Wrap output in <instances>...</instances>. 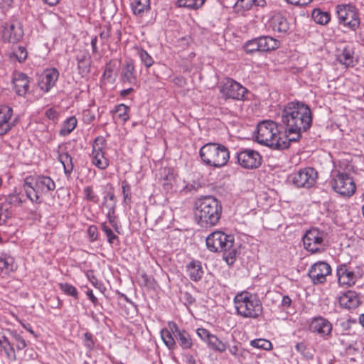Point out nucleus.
Segmentation results:
<instances>
[{
	"instance_id": "46",
	"label": "nucleus",
	"mask_w": 364,
	"mask_h": 364,
	"mask_svg": "<svg viewBox=\"0 0 364 364\" xmlns=\"http://www.w3.org/2000/svg\"><path fill=\"white\" fill-rule=\"evenodd\" d=\"M245 51L247 53L252 54L256 51L260 52V49L259 47V41L258 38H255L250 41H248L244 46Z\"/></svg>"
},
{
	"instance_id": "48",
	"label": "nucleus",
	"mask_w": 364,
	"mask_h": 364,
	"mask_svg": "<svg viewBox=\"0 0 364 364\" xmlns=\"http://www.w3.org/2000/svg\"><path fill=\"white\" fill-rule=\"evenodd\" d=\"M9 205L6 203H0V225L4 223L9 217Z\"/></svg>"
},
{
	"instance_id": "2",
	"label": "nucleus",
	"mask_w": 364,
	"mask_h": 364,
	"mask_svg": "<svg viewBox=\"0 0 364 364\" xmlns=\"http://www.w3.org/2000/svg\"><path fill=\"white\" fill-rule=\"evenodd\" d=\"M255 140L257 143L276 149H284L290 141L286 133H281L278 124L272 120H264L257 127Z\"/></svg>"
},
{
	"instance_id": "60",
	"label": "nucleus",
	"mask_w": 364,
	"mask_h": 364,
	"mask_svg": "<svg viewBox=\"0 0 364 364\" xmlns=\"http://www.w3.org/2000/svg\"><path fill=\"white\" fill-rule=\"evenodd\" d=\"M287 3L296 6H306L311 3L312 0H285Z\"/></svg>"
},
{
	"instance_id": "63",
	"label": "nucleus",
	"mask_w": 364,
	"mask_h": 364,
	"mask_svg": "<svg viewBox=\"0 0 364 364\" xmlns=\"http://www.w3.org/2000/svg\"><path fill=\"white\" fill-rule=\"evenodd\" d=\"M100 37L102 40H107L109 37V29L101 31L100 33Z\"/></svg>"
},
{
	"instance_id": "49",
	"label": "nucleus",
	"mask_w": 364,
	"mask_h": 364,
	"mask_svg": "<svg viewBox=\"0 0 364 364\" xmlns=\"http://www.w3.org/2000/svg\"><path fill=\"white\" fill-rule=\"evenodd\" d=\"M82 340L84 346L89 351H91L94 349L95 343L92 333L90 332L85 333Z\"/></svg>"
},
{
	"instance_id": "40",
	"label": "nucleus",
	"mask_w": 364,
	"mask_h": 364,
	"mask_svg": "<svg viewBox=\"0 0 364 364\" xmlns=\"http://www.w3.org/2000/svg\"><path fill=\"white\" fill-rule=\"evenodd\" d=\"M205 0H178L177 6L189 9H198L204 4Z\"/></svg>"
},
{
	"instance_id": "55",
	"label": "nucleus",
	"mask_w": 364,
	"mask_h": 364,
	"mask_svg": "<svg viewBox=\"0 0 364 364\" xmlns=\"http://www.w3.org/2000/svg\"><path fill=\"white\" fill-rule=\"evenodd\" d=\"M90 60H85V63H77V68L80 74L84 75L90 71Z\"/></svg>"
},
{
	"instance_id": "4",
	"label": "nucleus",
	"mask_w": 364,
	"mask_h": 364,
	"mask_svg": "<svg viewBox=\"0 0 364 364\" xmlns=\"http://www.w3.org/2000/svg\"><path fill=\"white\" fill-rule=\"evenodd\" d=\"M23 187L27 198L33 203L41 204L42 196L53 191L56 185L50 176L33 175L25 178Z\"/></svg>"
},
{
	"instance_id": "58",
	"label": "nucleus",
	"mask_w": 364,
	"mask_h": 364,
	"mask_svg": "<svg viewBox=\"0 0 364 364\" xmlns=\"http://www.w3.org/2000/svg\"><path fill=\"white\" fill-rule=\"evenodd\" d=\"M102 205L106 208L107 213L115 212L117 207V201H102Z\"/></svg>"
},
{
	"instance_id": "24",
	"label": "nucleus",
	"mask_w": 364,
	"mask_h": 364,
	"mask_svg": "<svg viewBox=\"0 0 364 364\" xmlns=\"http://www.w3.org/2000/svg\"><path fill=\"white\" fill-rule=\"evenodd\" d=\"M120 80L123 83L129 85L137 84V77L135 70V66L132 60H127L122 67Z\"/></svg>"
},
{
	"instance_id": "35",
	"label": "nucleus",
	"mask_w": 364,
	"mask_h": 364,
	"mask_svg": "<svg viewBox=\"0 0 364 364\" xmlns=\"http://www.w3.org/2000/svg\"><path fill=\"white\" fill-rule=\"evenodd\" d=\"M150 9V0H134L132 9L135 15H141Z\"/></svg>"
},
{
	"instance_id": "56",
	"label": "nucleus",
	"mask_w": 364,
	"mask_h": 364,
	"mask_svg": "<svg viewBox=\"0 0 364 364\" xmlns=\"http://www.w3.org/2000/svg\"><path fill=\"white\" fill-rule=\"evenodd\" d=\"M45 115L49 119L54 121L58 118L59 114H58V112L55 109L49 108L46 111Z\"/></svg>"
},
{
	"instance_id": "13",
	"label": "nucleus",
	"mask_w": 364,
	"mask_h": 364,
	"mask_svg": "<svg viewBox=\"0 0 364 364\" xmlns=\"http://www.w3.org/2000/svg\"><path fill=\"white\" fill-rule=\"evenodd\" d=\"M106 140L102 136H98L92 143V150L90 154L91 163L100 170H105L109 165V160L105 156L103 149Z\"/></svg>"
},
{
	"instance_id": "54",
	"label": "nucleus",
	"mask_w": 364,
	"mask_h": 364,
	"mask_svg": "<svg viewBox=\"0 0 364 364\" xmlns=\"http://www.w3.org/2000/svg\"><path fill=\"white\" fill-rule=\"evenodd\" d=\"M292 304L291 299L288 295L282 296V299L280 304V307L282 309L287 311L291 306Z\"/></svg>"
},
{
	"instance_id": "20",
	"label": "nucleus",
	"mask_w": 364,
	"mask_h": 364,
	"mask_svg": "<svg viewBox=\"0 0 364 364\" xmlns=\"http://www.w3.org/2000/svg\"><path fill=\"white\" fill-rule=\"evenodd\" d=\"M338 282L341 287H350L354 285L360 276L346 264H339L336 269Z\"/></svg>"
},
{
	"instance_id": "42",
	"label": "nucleus",
	"mask_w": 364,
	"mask_h": 364,
	"mask_svg": "<svg viewBox=\"0 0 364 364\" xmlns=\"http://www.w3.org/2000/svg\"><path fill=\"white\" fill-rule=\"evenodd\" d=\"M221 252H223V259L225 260L228 265H232L236 259L237 250L232 246L227 250H223Z\"/></svg>"
},
{
	"instance_id": "7",
	"label": "nucleus",
	"mask_w": 364,
	"mask_h": 364,
	"mask_svg": "<svg viewBox=\"0 0 364 364\" xmlns=\"http://www.w3.org/2000/svg\"><path fill=\"white\" fill-rule=\"evenodd\" d=\"M168 328H163L161 331V337L165 346L169 350H174L176 347L175 339L183 350L192 348L193 343L190 333L185 329H180L173 321L168 323Z\"/></svg>"
},
{
	"instance_id": "12",
	"label": "nucleus",
	"mask_w": 364,
	"mask_h": 364,
	"mask_svg": "<svg viewBox=\"0 0 364 364\" xmlns=\"http://www.w3.org/2000/svg\"><path fill=\"white\" fill-rule=\"evenodd\" d=\"M2 38L4 41L16 43L23 36V30L21 21L16 17H12L2 25Z\"/></svg>"
},
{
	"instance_id": "17",
	"label": "nucleus",
	"mask_w": 364,
	"mask_h": 364,
	"mask_svg": "<svg viewBox=\"0 0 364 364\" xmlns=\"http://www.w3.org/2000/svg\"><path fill=\"white\" fill-rule=\"evenodd\" d=\"M304 246L306 250L311 253H316L323 250V233L316 228L306 231L303 237Z\"/></svg>"
},
{
	"instance_id": "47",
	"label": "nucleus",
	"mask_w": 364,
	"mask_h": 364,
	"mask_svg": "<svg viewBox=\"0 0 364 364\" xmlns=\"http://www.w3.org/2000/svg\"><path fill=\"white\" fill-rule=\"evenodd\" d=\"M11 336L14 340V344L12 345H15L17 350H21L26 347V342L21 335L16 332H12Z\"/></svg>"
},
{
	"instance_id": "64",
	"label": "nucleus",
	"mask_w": 364,
	"mask_h": 364,
	"mask_svg": "<svg viewBox=\"0 0 364 364\" xmlns=\"http://www.w3.org/2000/svg\"><path fill=\"white\" fill-rule=\"evenodd\" d=\"M295 348L298 352L303 353L305 350L306 347L303 343H298L296 344Z\"/></svg>"
},
{
	"instance_id": "18",
	"label": "nucleus",
	"mask_w": 364,
	"mask_h": 364,
	"mask_svg": "<svg viewBox=\"0 0 364 364\" xmlns=\"http://www.w3.org/2000/svg\"><path fill=\"white\" fill-rule=\"evenodd\" d=\"M197 336L205 343L208 348L218 353H224L228 348V344L222 341L218 337L212 334L209 331L204 328H198L196 330Z\"/></svg>"
},
{
	"instance_id": "19",
	"label": "nucleus",
	"mask_w": 364,
	"mask_h": 364,
	"mask_svg": "<svg viewBox=\"0 0 364 364\" xmlns=\"http://www.w3.org/2000/svg\"><path fill=\"white\" fill-rule=\"evenodd\" d=\"M331 272V266L325 262H318L314 264L309 270L308 275L314 284H323L326 281V277Z\"/></svg>"
},
{
	"instance_id": "38",
	"label": "nucleus",
	"mask_w": 364,
	"mask_h": 364,
	"mask_svg": "<svg viewBox=\"0 0 364 364\" xmlns=\"http://www.w3.org/2000/svg\"><path fill=\"white\" fill-rule=\"evenodd\" d=\"M83 200L92 203L94 204H97L100 201V196L97 193L94 189L92 186H87L83 188Z\"/></svg>"
},
{
	"instance_id": "36",
	"label": "nucleus",
	"mask_w": 364,
	"mask_h": 364,
	"mask_svg": "<svg viewBox=\"0 0 364 364\" xmlns=\"http://www.w3.org/2000/svg\"><path fill=\"white\" fill-rule=\"evenodd\" d=\"M134 49L136 50L141 63L146 68H149L154 65V60L153 58L144 48L139 46H135Z\"/></svg>"
},
{
	"instance_id": "62",
	"label": "nucleus",
	"mask_w": 364,
	"mask_h": 364,
	"mask_svg": "<svg viewBox=\"0 0 364 364\" xmlns=\"http://www.w3.org/2000/svg\"><path fill=\"white\" fill-rule=\"evenodd\" d=\"M97 37L94 36L91 40V46L92 49L93 53H97L98 52V49L97 47Z\"/></svg>"
},
{
	"instance_id": "1",
	"label": "nucleus",
	"mask_w": 364,
	"mask_h": 364,
	"mask_svg": "<svg viewBox=\"0 0 364 364\" xmlns=\"http://www.w3.org/2000/svg\"><path fill=\"white\" fill-rule=\"evenodd\" d=\"M281 121L285 126V133L290 142L297 141L301 133L307 131L312 124L310 107L304 102L294 101L287 103L281 114Z\"/></svg>"
},
{
	"instance_id": "44",
	"label": "nucleus",
	"mask_w": 364,
	"mask_h": 364,
	"mask_svg": "<svg viewBox=\"0 0 364 364\" xmlns=\"http://www.w3.org/2000/svg\"><path fill=\"white\" fill-rule=\"evenodd\" d=\"M101 230L105 232L107 240L109 244L112 245L118 237L114 233L111 228L108 227L106 222H103L100 225Z\"/></svg>"
},
{
	"instance_id": "39",
	"label": "nucleus",
	"mask_w": 364,
	"mask_h": 364,
	"mask_svg": "<svg viewBox=\"0 0 364 364\" xmlns=\"http://www.w3.org/2000/svg\"><path fill=\"white\" fill-rule=\"evenodd\" d=\"M313 20L318 24L325 25L328 23L331 19L330 14L328 12L323 11L319 9H315L311 14Z\"/></svg>"
},
{
	"instance_id": "59",
	"label": "nucleus",
	"mask_w": 364,
	"mask_h": 364,
	"mask_svg": "<svg viewBox=\"0 0 364 364\" xmlns=\"http://www.w3.org/2000/svg\"><path fill=\"white\" fill-rule=\"evenodd\" d=\"M83 119L85 123L90 124L95 119V114L90 110H85L83 113Z\"/></svg>"
},
{
	"instance_id": "51",
	"label": "nucleus",
	"mask_w": 364,
	"mask_h": 364,
	"mask_svg": "<svg viewBox=\"0 0 364 364\" xmlns=\"http://www.w3.org/2000/svg\"><path fill=\"white\" fill-rule=\"evenodd\" d=\"M106 217L108 220V222L112 225V227L114 228V230L117 232H119V228L120 226L118 224V221L117 219V216L115 215V212H109L107 213Z\"/></svg>"
},
{
	"instance_id": "10",
	"label": "nucleus",
	"mask_w": 364,
	"mask_h": 364,
	"mask_svg": "<svg viewBox=\"0 0 364 364\" xmlns=\"http://www.w3.org/2000/svg\"><path fill=\"white\" fill-rule=\"evenodd\" d=\"M330 183L336 193L344 196H352L356 188L353 178L348 173L343 172H338L333 175Z\"/></svg>"
},
{
	"instance_id": "30",
	"label": "nucleus",
	"mask_w": 364,
	"mask_h": 364,
	"mask_svg": "<svg viewBox=\"0 0 364 364\" xmlns=\"http://www.w3.org/2000/svg\"><path fill=\"white\" fill-rule=\"evenodd\" d=\"M265 4V0H237L235 8L237 11H245L251 9L253 6L263 7Z\"/></svg>"
},
{
	"instance_id": "61",
	"label": "nucleus",
	"mask_w": 364,
	"mask_h": 364,
	"mask_svg": "<svg viewBox=\"0 0 364 364\" xmlns=\"http://www.w3.org/2000/svg\"><path fill=\"white\" fill-rule=\"evenodd\" d=\"M87 296L88 299L92 301L93 304H96L97 303V299L93 294L92 290L89 289L87 291Z\"/></svg>"
},
{
	"instance_id": "32",
	"label": "nucleus",
	"mask_w": 364,
	"mask_h": 364,
	"mask_svg": "<svg viewBox=\"0 0 364 364\" xmlns=\"http://www.w3.org/2000/svg\"><path fill=\"white\" fill-rule=\"evenodd\" d=\"M58 160L63 166L65 175L69 176L74 168L71 156L67 152L60 153L58 154Z\"/></svg>"
},
{
	"instance_id": "34",
	"label": "nucleus",
	"mask_w": 364,
	"mask_h": 364,
	"mask_svg": "<svg viewBox=\"0 0 364 364\" xmlns=\"http://www.w3.org/2000/svg\"><path fill=\"white\" fill-rule=\"evenodd\" d=\"M353 52L348 48H344L337 56L338 60L346 66L353 65Z\"/></svg>"
},
{
	"instance_id": "57",
	"label": "nucleus",
	"mask_w": 364,
	"mask_h": 364,
	"mask_svg": "<svg viewBox=\"0 0 364 364\" xmlns=\"http://www.w3.org/2000/svg\"><path fill=\"white\" fill-rule=\"evenodd\" d=\"M182 299L186 305H191L196 301L195 298L191 295V294L187 291L183 294Z\"/></svg>"
},
{
	"instance_id": "5",
	"label": "nucleus",
	"mask_w": 364,
	"mask_h": 364,
	"mask_svg": "<svg viewBox=\"0 0 364 364\" xmlns=\"http://www.w3.org/2000/svg\"><path fill=\"white\" fill-rule=\"evenodd\" d=\"M233 303L237 314L244 318H257L262 313V304L257 295L247 291L237 293Z\"/></svg>"
},
{
	"instance_id": "28",
	"label": "nucleus",
	"mask_w": 364,
	"mask_h": 364,
	"mask_svg": "<svg viewBox=\"0 0 364 364\" xmlns=\"http://www.w3.org/2000/svg\"><path fill=\"white\" fill-rule=\"evenodd\" d=\"M257 38L260 52H267L275 50L279 46V42L270 36H261Z\"/></svg>"
},
{
	"instance_id": "6",
	"label": "nucleus",
	"mask_w": 364,
	"mask_h": 364,
	"mask_svg": "<svg viewBox=\"0 0 364 364\" xmlns=\"http://www.w3.org/2000/svg\"><path fill=\"white\" fill-rule=\"evenodd\" d=\"M202 161L207 166L221 168L227 164L230 159L228 147L218 143H207L199 151Z\"/></svg>"
},
{
	"instance_id": "25",
	"label": "nucleus",
	"mask_w": 364,
	"mask_h": 364,
	"mask_svg": "<svg viewBox=\"0 0 364 364\" xmlns=\"http://www.w3.org/2000/svg\"><path fill=\"white\" fill-rule=\"evenodd\" d=\"M338 302L341 306L351 309L358 306L360 301L355 291L349 290L339 296Z\"/></svg>"
},
{
	"instance_id": "31",
	"label": "nucleus",
	"mask_w": 364,
	"mask_h": 364,
	"mask_svg": "<svg viewBox=\"0 0 364 364\" xmlns=\"http://www.w3.org/2000/svg\"><path fill=\"white\" fill-rule=\"evenodd\" d=\"M77 124V120L75 117H68L63 122L59 134L63 136L70 134L75 129Z\"/></svg>"
},
{
	"instance_id": "27",
	"label": "nucleus",
	"mask_w": 364,
	"mask_h": 364,
	"mask_svg": "<svg viewBox=\"0 0 364 364\" xmlns=\"http://www.w3.org/2000/svg\"><path fill=\"white\" fill-rule=\"evenodd\" d=\"M269 26L273 31L279 33H285L289 28V23L287 18L281 14H274L269 21Z\"/></svg>"
},
{
	"instance_id": "14",
	"label": "nucleus",
	"mask_w": 364,
	"mask_h": 364,
	"mask_svg": "<svg viewBox=\"0 0 364 364\" xmlns=\"http://www.w3.org/2000/svg\"><path fill=\"white\" fill-rule=\"evenodd\" d=\"M220 92L226 98L243 101L246 100L245 95L248 92V90L235 80L227 78L220 86Z\"/></svg>"
},
{
	"instance_id": "43",
	"label": "nucleus",
	"mask_w": 364,
	"mask_h": 364,
	"mask_svg": "<svg viewBox=\"0 0 364 364\" xmlns=\"http://www.w3.org/2000/svg\"><path fill=\"white\" fill-rule=\"evenodd\" d=\"M251 346L263 350H269L272 348V343L266 339L259 338L250 341Z\"/></svg>"
},
{
	"instance_id": "11",
	"label": "nucleus",
	"mask_w": 364,
	"mask_h": 364,
	"mask_svg": "<svg viewBox=\"0 0 364 364\" xmlns=\"http://www.w3.org/2000/svg\"><path fill=\"white\" fill-rule=\"evenodd\" d=\"M234 237L231 235H227L222 231H215L210 233L206 238L207 248L213 252H221L234 246Z\"/></svg>"
},
{
	"instance_id": "23",
	"label": "nucleus",
	"mask_w": 364,
	"mask_h": 364,
	"mask_svg": "<svg viewBox=\"0 0 364 364\" xmlns=\"http://www.w3.org/2000/svg\"><path fill=\"white\" fill-rule=\"evenodd\" d=\"M13 109L9 106L0 107V135L6 134L14 126L12 122Z\"/></svg>"
},
{
	"instance_id": "41",
	"label": "nucleus",
	"mask_w": 364,
	"mask_h": 364,
	"mask_svg": "<svg viewBox=\"0 0 364 364\" xmlns=\"http://www.w3.org/2000/svg\"><path fill=\"white\" fill-rule=\"evenodd\" d=\"M122 192L123 195V203L130 205L132 202L131 186L127 181L122 182Z\"/></svg>"
},
{
	"instance_id": "15",
	"label": "nucleus",
	"mask_w": 364,
	"mask_h": 364,
	"mask_svg": "<svg viewBox=\"0 0 364 364\" xmlns=\"http://www.w3.org/2000/svg\"><path fill=\"white\" fill-rule=\"evenodd\" d=\"M237 164L246 169H254L258 168L262 161L260 154L251 149H245L237 153Z\"/></svg>"
},
{
	"instance_id": "45",
	"label": "nucleus",
	"mask_w": 364,
	"mask_h": 364,
	"mask_svg": "<svg viewBox=\"0 0 364 364\" xmlns=\"http://www.w3.org/2000/svg\"><path fill=\"white\" fill-rule=\"evenodd\" d=\"M60 289L65 294L71 296L75 299L78 296V292L77 289L72 284L68 283H60L59 284Z\"/></svg>"
},
{
	"instance_id": "26",
	"label": "nucleus",
	"mask_w": 364,
	"mask_h": 364,
	"mask_svg": "<svg viewBox=\"0 0 364 364\" xmlns=\"http://www.w3.org/2000/svg\"><path fill=\"white\" fill-rule=\"evenodd\" d=\"M186 269L190 279L195 282H199L204 274L201 262L198 260H193L187 264Z\"/></svg>"
},
{
	"instance_id": "9",
	"label": "nucleus",
	"mask_w": 364,
	"mask_h": 364,
	"mask_svg": "<svg viewBox=\"0 0 364 364\" xmlns=\"http://www.w3.org/2000/svg\"><path fill=\"white\" fill-rule=\"evenodd\" d=\"M317 178V171L314 168L306 167L291 173L288 180L297 188H309L315 185Z\"/></svg>"
},
{
	"instance_id": "53",
	"label": "nucleus",
	"mask_w": 364,
	"mask_h": 364,
	"mask_svg": "<svg viewBox=\"0 0 364 364\" xmlns=\"http://www.w3.org/2000/svg\"><path fill=\"white\" fill-rule=\"evenodd\" d=\"M107 186L109 187V190L106 192L105 195L104 196L103 201H115L116 198L112 185L108 183Z\"/></svg>"
},
{
	"instance_id": "16",
	"label": "nucleus",
	"mask_w": 364,
	"mask_h": 364,
	"mask_svg": "<svg viewBox=\"0 0 364 364\" xmlns=\"http://www.w3.org/2000/svg\"><path fill=\"white\" fill-rule=\"evenodd\" d=\"M309 330L320 338L327 340L331 337L333 326L327 318L318 316L311 318Z\"/></svg>"
},
{
	"instance_id": "8",
	"label": "nucleus",
	"mask_w": 364,
	"mask_h": 364,
	"mask_svg": "<svg viewBox=\"0 0 364 364\" xmlns=\"http://www.w3.org/2000/svg\"><path fill=\"white\" fill-rule=\"evenodd\" d=\"M336 14L339 25L353 31L359 28L360 21L355 6L350 4L338 5Z\"/></svg>"
},
{
	"instance_id": "52",
	"label": "nucleus",
	"mask_w": 364,
	"mask_h": 364,
	"mask_svg": "<svg viewBox=\"0 0 364 364\" xmlns=\"http://www.w3.org/2000/svg\"><path fill=\"white\" fill-rule=\"evenodd\" d=\"M87 233L89 237V240L90 242H95L98 238V229L96 225H90L87 230Z\"/></svg>"
},
{
	"instance_id": "37",
	"label": "nucleus",
	"mask_w": 364,
	"mask_h": 364,
	"mask_svg": "<svg viewBox=\"0 0 364 364\" xmlns=\"http://www.w3.org/2000/svg\"><path fill=\"white\" fill-rule=\"evenodd\" d=\"M129 111V107L124 104H119L114 107V109L111 111V113L116 114L117 118L125 123L129 119V115L128 113Z\"/></svg>"
},
{
	"instance_id": "29",
	"label": "nucleus",
	"mask_w": 364,
	"mask_h": 364,
	"mask_svg": "<svg viewBox=\"0 0 364 364\" xmlns=\"http://www.w3.org/2000/svg\"><path fill=\"white\" fill-rule=\"evenodd\" d=\"M0 347L4 351L7 358L11 361L16 360V354L14 346L5 336L0 334Z\"/></svg>"
},
{
	"instance_id": "22",
	"label": "nucleus",
	"mask_w": 364,
	"mask_h": 364,
	"mask_svg": "<svg viewBox=\"0 0 364 364\" xmlns=\"http://www.w3.org/2000/svg\"><path fill=\"white\" fill-rule=\"evenodd\" d=\"M30 82L31 79L26 74L18 71L13 73V89L18 96L24 97L28 92Z\"/></svg>"
},
{
	"instance_id": "3",
	"label": "nucleus",
	"mask_w": 364,
	"mask_h": 364,
	"mask_svg": "<svg viewBox=\"0 0 364 364\" xmlns=\"http://www.w3.org/2000/svg\"><path fill=\"white\" fill-rule=\"evenodd\" d=\"M222 205L213 197H205L196 202L195 218L202 228H210L219 222Z\"/></svg>"
},
{
	"instance_id": "50",
	"label": "nucleus",
	"mask_w": 364,
	"mask_h": 364,
	"mask_svg": "<svg viewBox=\"0 0 364 364\" xmlns=\"http://www.w3.org/2000/svg\"><path fill=\"white\" fill-rule=\"evenodd\" d=\"M14 55L18 62L21 63L27 58L28 53L24 47L18 46L14 51Z\"/></svg>"
},
{
	"instance_id": "33",
	"label": "nucleus",
	"mask_w": 364,
	"mask_h": 364,
	"mask_svg": "<svg viewBox=\"0 0 364 364\" xmlns=\"http://www.w3.org/2000/svg\"><path fill=\"white\" fill-rule=\"evenodd\" d=\"M14 259L9 255H3L0 257V270L6 274L13 272L16 269Z\"/></svg>"
},
{
	"instance_id": "21",
	"label": "nucleus",
	"mask_w": 364,
	"mask_h": 364,
	"mask_svg": "<svg viewBox=\"0 0 364 364\" xmlns=\"http://www.w3.org/2000/svg\"><path fill=\"white\" fill-rule=\"evenodd\" d=\"M59 77V72L56 68L46 69L38 78V86L41 90L48 92L53 87Z\"/></svg>"
}]
</instances>
